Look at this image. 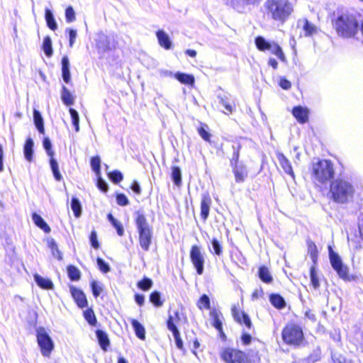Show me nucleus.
Returning a JSON list of instances; mask_svg holds the SVG:
<instances>
[{"instance_id":"nucleus-1","label":"nucleus","mask_w":363,"mask_h":363,"mask_svg":"<svg viewBox=\"0 0 363 363\" xmlns=\"http://www.w3.org/2000/svg\"><path fill=\"white\" fill-rule=\"evenodd\" d=\"M362 15L354 9H337L332 18L337 35L343 39L355 38L360 29Z\"/></svg>"},{"instance_id":"nucleus-2","label":"nucleus","mask_w":363,"mask_h":363,"mask_svg":"<svg viewBox=\"0 0 363 363\" xmlns=\"http://www.w3.org/2000/svg\"><path fill=\"white\" fill-rule=\"evenodd\" d=\"M267 14L281 23H285L294 11L289 0H266L264 4Z\"/></svg>"},{"instance_id":"nucleus-3","label":"nucleus","mask_w":363,"mask_h":363,"mask_svg":"<svg viewBox=\"0 0 363 363\" xmlns=\"http://www.w3.org/2000/svg\"><path fill=\"white\" fill-rule=\"evenodd\" d=\"M311 169L312 179L315 184H326L334 177V166L330 160H314Z\"/></svg>"},{"instance_id":"nucleus-4","label":"nucleus","mask_w":363,"mask_h":363,"mask_svg":"<svg viewBox=\"0 0 363 363\" xmlns=\"http://www.w3.org/2000/svg\"><path fill=\"white\" fill-rule=\"evenodd\" d=\"M330 193L335 202L345 203L353 197L354 188L350 182L343 179H337L331 182Z\"/></svg>"},{"instance_id":"nucleus-5","label":"nucleus","mask_w":363,"mask_h":363,"mask_svg":"<svg viewBox=\"0 0 363 363\" xmlns=\"http://www.w3.org/2000/svg\"><path fill=\"white\" fill-rule=\"evenodd\" d=\"M134 218L139 234L140 245L145 251H148L152 242V230L143 212L136 211L134 213Z\"/></svg>"},{"instance_id":"nucleus-6","label":"nucleus","mask_w":363,"mask_h":363,"mask_svg":"<svg viewBox=\"0 0 363 363\" xmlns=\"http://www.w3.org/2000/svg\"><path fill=\"white\" fill-rule=\"evenodd\" d=\"M284 342L290 345L298 346L303 340L302 328L296 324L286 325L281 333Z\"/></svg>"},{"instance_id":"nucleus-7","label":"nucleus","mask_w":363,"mask_h":363,"mask_svg":"<svg viewBox=\"0 0 363 363\" xmlns=\"http://www.w3.org/2000/svg\"><path fill=\"white\" fill-rule=\"evenodd\" d=\"M37 341L40 348L42 355L49 357L54 349V342L45 328H40L37 329Z\"/></svg>"},{"instance_id":"nucleus-8","label":"nucleus","mask_w":363,"mask_h":363,"mask_svg":"<svg viewBox=\"0 0 363 363\" xmlns=\"http://www.w3.org/2000/svg\"><path fill=\"white\" fill-rule=\"evenodd\" d=\"M329 258L332 267L338 276L345 280L349 279L348 268L342 261L337 253L335 252L331 246L328 247Z\"/></svg>"},{"instance_id":"nucleus-9","label":"nucleus","mask_w":363,"mask_h":363,"mask_svg":"<svg viewBox=\"0 0 363 363\" xmlns=\"http://www.w3.org/2000/svg\"><path fill=\"white\" fill-rule=\"evenodd\" d=\"M220 357L226 363H247V357L245 352L230 347L225 348L222 351Z\"/></svg>"},{"instance_id":"nucleus-10","label":"nucleus","mask_w":363,"mask_h":363,"mask_svg":"<svg viewBox=\"0 0 363 363\" xmlns=\"http://www.w3.org/2000/svg\"><path fill=\"white\" fill-rule=\"evenodd\" d=\"M95 41L96 46L99 52H104L111 50L115 48L116 45L113 35H107L102 31L96 34Z\"/></svg>"},{"instance_id":"nucleus-11","label":"nucleus","mask_w":363,"mask_h":363,"mask_svg":"<svg viewBox=\"0 0 363 363\" xmlns=\"http://www.w3.org/2000/svg\"><path fill=\"white\" fill-rule=\"evenodd\" d=\"M189 256L197 274L201 275L204 270L205 259L200 247L197 245H193L191 248Z\"/></svg>"},{"instance_id":"nucleus-12","label":"nucleus","mask_w":363,"mask_h":363,"mask_svg":"<svg viewBox=\"0 0 363 363\" xmlns=\"http://www.w3.org/2000/svg\"><path fill=\"white\" fill-rule=\"evenodd\" d=\"M231 311L233 318L237 323L244 324L248 329L252 328L251 320L245 312L240 311L235 306L232 307Z\"/></svg>"},{"instance_id":"nucleus-13","label":"nucleus","mask_w":363,"mask_h":363,"mask_svg":"<svg viewBox=\"0 0 363 363\" xmlns=\"http://www.w3.org/2000/svg\"><path fill=\"white\" fill-rule=\"evenodd\" d=\"M70 291L77 306L83 308L87 306V300L84 292L74 286L70 287Z\"/></svg>"},{"instance_id":"nucleus-14","label":"nucleus","mask_w":363,"mask_h":363,"mask_svg":"<svg viewBox=\"0 0 363 363\" xmlns=\"http://www.w3.org/2000/svg\"><path fill=\"white\" fill-rule=\"evenodd\" d=\"M232 167L235 182L238 183L244 182L248 175L246 166L240 163V164H236Z\"/></svg>"},{"instance_id":"nucleus-15","label":"nucleus","mask_w":363,"mask_h":363,"mask_svg":"<svg viewBox=\"0 0 363 363\" xmlns=\"http://www.w3.org/2000/svg\"><path fill=\"white\" fill-rule=\"evenodd\" d=\"M211 205V199L208 194H203L201 202V216L205 221L208 216L210 206Z\"/></svg>"},{"instance_id":"nucleus-16","label":"nucleus","mask_w":363,"mask_h":363,"mask_svg":"<svg viewBox=\"0 0 363 363\" xmlns=\"http://www.w3.org/2000/svg\"><path fill=\"white\" fill-rule=\"evenodd\" d=\"M156 36L159 45L165 50H170L172 47V42L169 35L163 30H159L156 32Z\"/></svg>"},{"instance_id":"nucleus-17","label":"nucleus","mask_w":363,"mask_h":363,"mask_svg":"<svg viewBox=\"0 0 363 363\" xmlns=\"http://www.w3.org/2000/svg\"><path fill=\"white\" fill-rule=\"evenodd\" d=\"M293 116L300 123H305L308 118V111L301 106H295L292 110Z\"/></svg>"},{"instance_id":"nucleus-18","label":"nucleus","mask_w":363,"mask_h":363,"mask_svg":"<svg viewBox=\"0 0 363 363\" xmlns=\"http://www.w3.org/2000/svg\"><path fill=\"white\" fill-rule=\"evenodd\" d=\"M277 159L285 173L290 175L293 179H294L295 175L289 160L282 153L278 154Z\"/></svg>"},{"instance_id":"nucleus-19","label":"nucleus","mask_w":363,"mask_h":363,"mask_svg":"<svg viewBox=\"0 0 363 363\" xmlns=\"http://www.w3.org/2000/svg\"><path fill=\"white\" fill-rule=\"evenodd\" d=\"M61 64L62 79L65 83L68 84L71 80V74L69 71V60L67 56H64L62 58Z\"/></svg>"},{"instance_id":"nucleus-20","label":"nucleus","mask_w":363,"mask_h":363,"mask_svg":"<svg viewBox=\"0 0 363 363\" xmlns=\"http://www.w3.org/2000/svg\"><path fill=\"white\" fill-rule=\"evenodd\" d=\"M33 278L36 284L41 289L47 290L53 289V283L50 279L43 277L38 274H35Z\"/></svg>"},{"instance_id":"nucleus-21","label":"nucleus","mask_w":363,"mask_h":363,"mask_svg":"<svg viewBox=\"0 0 363 363\" xmlns=\"http://www.w3.org/2000/svg\"><path fill=\"white\" fill-rule=\"evenodd\" d=\"M34 142L31 138H28L23 146V154L28 162L33 160Z\"/></svg>"},{"instance_id":"nucleus-22","label":"nucleus","mask_w":363,"mask_h":363,"mask_svg":"<svg viewBox=\"0 0 363 363\" xmlns=\"http://www.w3.org/2000/svg\"><path fill=\"white\" fill-rule=\"evenodd\" d=\"M96 336L101 348L104 350H106L110 345L107 333L102 330H97L96 331Z\"/></svg>"},{"instance_id":"nucleus-23","label":"nucleus","mask_w":363,"mask_h":363,"mask_svg":"<svg viewBox=\"0 0 363 363\" xmlns=\"http://www.w3.org/2000/svg\"><path fill=\"white\" fill-rule=\"evenodd\" d=\"M32 219L34 223L45 233H48L51 229L43 218L38 215L37 213H33L32 215Z\"/></svg>"},{"instance_id":"nucleus-24","label":"nucleus","mask_w":363,"mask_h":363,"mask_svg":"<svg viewBox=\"0 0 363 363\" xmlns=\"http://www.w3.org/2000/svg\"><path fill=\"white\" fill-rule=\"evenodd\" d=\"M218 99V102L220 104L224 106L226 112L223 111L225 113H231L233 111V105L231 102L230 99L227 95H221L218 94L217 96Z\"/></svg>"},{"instance_id":"nucleus-25","label":"nucleus","mask_w":363,"mask_h":363,"mask_svg":"<svg viewBox=\"0 0 363 363\" xmlns=\"http://www.w3.org/2000/svg\"><path fill=\"white\" fill-rule=\"evenodd\" d=\"M34 124L40 134L45 133L44 121L40 112L36 109L33 110Z\"/></svg>"},{"instance_id":"nucleus-26","label":"nucleus","mask_w":363,"mask_h":363,"mask_svg":"<svg viewBox=\"0 0 363 363\" xmlns=\"http://www.w3.org/2000/svg\"><path fill=\"white\" fill-rule=\"evenodd\" d=\"M130 323L136 336L140 340H145V330L144 326L135 319H131Z\"/></svg>"},{"instance_id":"nucleus-27","label":"nucleus","mask_w":363,"mask_h":363,"mask_svg":"<svg viewBox=\"0 0 363 363\" xmlns=\"http://www.w3.org/2000/svg\"><path fill=\"white\" fill-rule=\"evenodd\" d=\"M259 278L266 284H270L273 281V277L269 270L265 266H262L258 269Z\"/></svg>"},{"instance_id":"nucleus-28","label":"nucleus","mask_w":363,"mask_h":363,"mask_svg":"<svg viewBox=\"0 0 363 363\" xmlns=\"http://www.w3.org/2000/svg\"><path fill=\"white\" fill-rule=\"evenodd\" d=\"M269 301L273 306L278 309H282L286 306L284 298L277 294H272L269 296Z\"/></svg>"},{"instance_id":"nucleus-29","label":"nucleus","mask_w":363,"mask_h":363,"mask_svg":"<svg viewBox=\"0 0 363 363\" xmlns=\"http://www.w3.org/2000/svg\"><path fill=\"white\" fill-rule=\"evenodd\" d=\"M45 18L46 21L47 26L50 29H51L52 30H55L57 28V22L50 9H45Z\"/></svg>"},{"instance_id":"nucleus-30","label":"nucleus","mask_w":363,"mask_h":363,"mask_svg":"<svg viewBox=\"0 0 363 363\" xmlns=\"http://www.w3.org/2000/svg\"><path fill=\"white\" fill-rule=\"evenodd\" d=\"M174 77L184 84L192 85L194 83V77L191 74L178 72L174 74Z\"/></svg>"},{"instance_id":"nucleus-31","label":"nucleus","mask_w":363,"mask_h":363,"mask_svg":"<svg viewBox=\"0 0 363 363\" xmlns=\"http://www.w3.org/2000/svg\"><path fill=\"white\" fill-rule=\"evenodd\" d=\"M61 99L66 106H71L74 101L73 96L65 86H62V87Z\"/></svg>"},{"instance_id":"nucleus-32","label":"nucleus","mask_w":363,"mask_h":363,"mask_svg":"<svg viewBox=\"0 0 363 363\" xmlns=\"http://www.w3.org/2000/svg\"><path fill=\"white\" fill-rule=\"evenodd\" d=\"M221 315L222 314L216 309L210 312V316L213 319L212 325L217 330H221V328H223V323L220 319Z\"/></svg>"},{"instance_id":"nucleus-33","label":"nucleus","mask_w":363,"mask_h":363,"mask_svg":"<svg viewBox=\"0 0 363 363\" xmlns=\"http://www.w3.org/2000/svg\"><path fill=\"white\" fill-rule=\"evenodd\" d=\"M271 44L262 36H257L255 38L256 47L260 51L269 50L271 48Z\"/></svg>"},{"instance_id":"nucleus-34","label":"nucleus","mask_w":363,"mask_h":363,"mask_svg":"<svg viewBox=\"0 0 363 363\" xmlns=\"http://www.w3.org/2000/svg\"><path fill=\"white\" fill-rule=\"evenodd\" d=\"M42 49L47 57H50L52 55V43L50 36H46L44 38Z\"/></svg>"},{"instance_id":"nucleus-35","label":"nucleus","mask_w":363,"mask_h":363,"mask_svg":"<svg viewBox=\"0 0 363 363\" xmlns=\"http://www.w3.org/2000/svg\"><path fill=\"white\" fill-rule=\"evenodd\" d=\"M108 221L116 228L117 233L119 236H123L124 234V228L121 222L116 219L111 213L107 216Z\"/></svg>"},{"instance_id":"nucleus-36","label":"nucleus","mask_w":363,"mask_h":363,"mask_svg":"<svg viewBox=\"0 0 363 363\" xmlns=\"http://www.w3.org/2000/svg\"><path fill=\"white\" fill-rule=\"evenodd\" d=\"M50 165L53 177L55 179V180L61 181L62 179V176L59 170L58 162L53 157H50Z\"/></svg>"},{"instance_id":"nucleus-37","label":"nucleus","mask_w":363,"mask_h":363,"mask_svg":"<svg viewBox=\"0 0 363 363\" xmlns=\"http://www.w3.org/2000/svg\"><path fill=\"white\" fill-rule=\"evenodd\" d=\"M171 177L174 184L179 186L182 184V172L179 167L174 166L172 167Z\"/></svg>"},{"instance_id":"nucleus-38","label":"nucleus","mask_w":363,"mask_h":363,"mask_svg":"<svg viewBox=\"0 0 363 363\" xmlns=\"http://www.w3.org/2000/svg\"><path fill=\"white\" fill-rule=\"evenodd\" d=\"M269 50L271 51L272 53L275 55L281 61H286V57L282 51V49L277 43L273 42L271 44V48Z\"/></svg>"},{"instance_id":"nucleus-39","label":"nucleus","mask_w":363,"mask_h":363,"mask_svg":"<svg viewBox=\"0 0 363 363\" xmlns=\"http://www.w3.org/2000/svg\"><path fill=\"white\" fill-rule=\"evenodd\" d=\"M150 301L157 308L161 307L164 303L161 299V293L158 291H154L150 294Z\"/></svg>"},{"instance_id":"nucleus-40","label":"nucleus","mask_w":363,"mask_h":363,"mask_svg":"<svg viewBox=\"0 0 363 363\" xmlns=\"http://www.w3.org/2000/svg\"><path fill=\"white\" fill-rule=\"evenodd\" d=\"M70 205L74 216L76 218L80 217L82 214V206L79 200L76 197H72Z\"/></svg>"},{"instance_id":"nucleus-41","label":"nucleus","mask_w":363,"mask_h":363,"mask_svg":"<svg viewBox=\"0 0 363 363\" xmlns=\"http://www.w3.org/2000/svg\"><path fill=\"white\" fill-rule=\"evenodd\" d=\"M68 277L72 281H78L81 277L80 271L74 266L69 265L67 267Z\"/></svg>"},{"instance_id":"nucleus-42","label":"nucleus","mask_w":363,"mask_h":363,"mask_svg":"<svg viewBox=\"0 0 363 363\" xmlns=\"http://www.w3.org/2000/svg\"><path fill=\"white\" fill-rule=\"evenodd\" d=\"M241 145L238 144L237 145H233L232 148L233 150V152L230 159V165L231 167L235 166L236 164H240L239 163V157H240V149Z\"/></svg>"},{"instance_id":"nucleus-43","label":"nucleus","mask_w":363,"mask_h":363,"mask_svg":"<svg viewBox=\"0 0 363 363\" xmlns=\"http://www.w3.org/2000/svg\"><path fill=\"white\" fill-rule=\"evenodd\" d=\"M303 23V29L306 36H311L317 33V28L307 19H305Z\"/></svg>"},{"instance_id":"nucleus-44","label":"nucleus","mask_w":363,"mask_h":363,"mask_svg":"<svg viewBox=\"0 0 363 363\" xmlns=\"http://www.w3.org/2000/svg\"><path fill=\"white\" fill-rule=\"evenodd\" d=\"M90 164L96 176L101 175V159L99 156L91 158Z\"/></svg>"},{"instance_id":"nucleus-45","label":"nucleus","mask_w":363,"mask_h":363,"mask_svg":"<svg viewBox=\"0 0 363 363\" xmlns=\"http://www.w3.org/2000/svg\"><path fill=\"white\" fill-rule=\"evenodd\" d=\"M308 252L314 264L316 263L318 259V249L315 244L312 241H308Z\"/></svg>"},{"instance_id":"nucleus-46","label":"nucleus","mask_w":363,"mask_h":363,"mask_svg":"<svg viewBox=\"0 0 363 363\" xmlns=\"http://www.w3.org/2000/svg\"><path fill=\"white\" fill-rule=\"evenodd\" d=\"M91 288L92 291L93 296L95 298H97L100 296L101 292L104 291L103 284L98 282L97 281L93 280L91 282Z\"/></svg>"},{"instance_id":"nucleus-47","label":"nucleus","mask_w":363,"mask_h":363,"mask_svg":"<svg viewBox=\"0 0 363 363\" xmlns=\"http://www.w3.org/2000/svg\"><path fill=\"white\" fill-rule=\"evenodd\" d=\"M211 246H212V250L210 249V251L218 255V256H220L223 253V247L221 245V244L220 243V242L216 239V238H213L211 240Z\"/></svg>"},{"instance_id":"nucleus-48","label":"nucleus","mask_w":363,"mask_h":363,"mask_svg":"<svg viewBox=\"0 0 363 363\" xmlns=\"http://www.w3.org/2000/svg\"><path fill=\"white\" fill-rule=\"evenodd\" d=\"M153 282L151 279L144 277L137 284L138 287L143 291H148L152 286Z\"/></svg>"},{"instance_id":"nucleus-49","label":"nucleus","mask_w":363,"mask_h":363,"mask_svg":"<svg viewBox=\"0 0 363 363\" xmlns=\"http://www.w3.org/2000/svg\"><path fill=\"white\" fill-rule=\"evenodd\" d=\"M69 111L72 118V123L74 126L75 130L78 132L79 130V116L78 112L72 108H70Z\"/></svg>"},{"instance_id":"nucleus-50","label":"nucleus","mask_w":363,"mask_h":363,"mask_svg":"<svg viewBox=\"0 0 363 363\" xmlns=\"http://www.w3.org/2000/svg\"><path fill=\"white\" fill-rule=\"evenodd\" d=\"M310 277L313 288L315 289H318L320 286L319 279L317 275L315 267L314 266H312L310 269Z\"/></svg>"},{"instance_id":"nucleus-51","label":"nucleus","mask_w":363,"mask_h":363,"mask_svg":"<svg viewBox=\"0 0 363 363\" xmlns=\"http://www.w3.org/2000/svg\"><path fill=\"white\" fill-rule=\"evenodd\" d=\"M108 178L115 184L120 183L123 179V174L118 170H113L108 173Z\"/></svg>"},{"instance_id":"nucleus-52","label":"nucleus","mask_w":363,"mask_h":363,"mask_svg":"<svg viewBox=\"0 0 363 363\" xmlns=\"http://www.w3.org/2000/svg\"><path fill=\"white\" fill-rule=\"evenodd\" d=\"M84 316L86 320L91 325H95L97 323L96 315L91 309L86 310L84 312Z\"/></svg>"},{"instance_id":"nucleus-53","label":"nucleus","mask_w":363,"mask_h":363,"mask_svg":"<svg viewBox=\"0 0 363 363\" xmlns=\"http://www.w3.org/2000/svg\"><path fill=\"white\" fill-rule=\"evenodd\" d=\"M49 247L52 250V255L57 257L59 260L62 259V255L61 252L59 250L57 245L54 240H52L49 242Z\"/></svg>"},{"instance_id":"nucleus-54","label":"nucleus","mask_w":363,"mask_h":363,"mask_svg":"<svg viewBox=\"0 0 363 363\" xmlns=\"http://www.w3.org/2000/svg\"><path fill=\"white\" fill-rule=\"evenodd\" d=\"M96 263L100 271L104 274H106L111 271L109 264L106 262L102 258L98 257L96 259Z\"/></svg>"},{"instance_id":"nucleus-55","label":"nucleus","mask_w":363,"mask_h":363,"mask_svg":"<svg viewBox=\"0 0 363 363\" xmlns=\"http://www.w3.org/2000/svg\"><path fill=\"white\" fill-rule=\"evenodd\" d=\"M197 305L198 307L201 309L203 307L205 308L206 309H209L211 306L209 297L206 294H203L200 297Z\"/></svg>"},{"instance_id":"nucleus-56","label":"nucleus","mask_w":363,"mask_h":363,"mask_svg":"<svg viewBox=\"0 0 363 363\" xmlns=\"http://www.w3.org/2000/svg\"><path fill=\"white\" fill-rule=\"evenodd\" d=\"M43 145L44 149L45 150L48 155L50 157H52L54 156V151L52 150V143L50 140L48 138H45L43 141Z\"/></svg>"},{"instance_id":"nucleus-57","label":"nucleus","mask_w":363,"mask_h":363,"mask_svg":"<svg viewBox=\"0 0 363 363\" xmlns=\"http://www.w3.org/2000/svg\"><path fill=\"white\" fill-rule=\"evenodd\" d=\"M321 358V350L319 347L315 348L313 352L309 355L308 360L312 363H314Z\"/></svg>"},{"instance_id":"nucleus-58","label":"nucleus","mask_w":363,"mask_h":363,"mask_svg":"<svg viewBox=\"0 0 363 363\" xmlns=\"http://www.w3.org/2000/svg\"><path fill=\"white\" fill-rule=\"evenodd\" d=\"M65 18L67 23H72L75 21V12L72 6H68L65 10Z\"/></svg>"},{"instance_id":"nucleus-59","label":"nucleus","mask_w":363,"mask_h":363,"mask_svg":"<svg viewBox=\"0 0 363 363\" xmlns=\"http://www.w3.org/2000/svg\"><path fill=\"white\" fill-rule=\"evenodd\" d=\"M174 318L172 315L169 314L168 316V319L167 321V327L169 330H170L172 333L178 331V328L175 324Z\"/></svg>"},{"instance_id":"nucleus-60","label":"nucleus","mask_w":363,"mask_h":363,"mask_svg":"<svg viewBox=\"0 0 363 363\" xmlns=\"http://www.w3.org/2000/svg\"><path fill=\"white\" fill-rule=\"evenodd\" d=\"M116 202L119 206H125L129 204V200L128 197L122 193L116 195Z\"/></svg>"},{"instance_id":"nucleus-61","label":"nucleus","mask_w":363,"mask_h":363,"mask_svg":"<svg viewBox=\"0 0 363 363\" xmlns=\"http://www.w3.org/2000/svg\"><path fill=\"white\" fill-rule=\"evenodd\" d=\"M66 31L69 35V45L72 48L75 43V40L77 35V30L73 28H67Z\"/></svg>"},{"instance_id":"nucleus-62","label":"nucleus","mask_w":363,"mask_h":363,"mask_svg":"<svg viewBox=\"0 0 363 363\" xmlns=\"http://www.w3.org/2000/svg\"><path fill=\"white\" fill-rule=\"evenodd\" d=\"M97 187L103 192H106L108 189L107 183L101 178V175L97 176Z\"/></svg>"},{"instance_id":"nucleus-63","label":"nucleus","mask_w":363,"mask_h":363,"mask_svg":"<svg viewBox=\"0 0 363 363\" xmlns=\"http://www.w3.org/2000/svg\"><path fill=\"white\" fill-rule=\"evenodd\" d=\"M172 335L174 336L175 344H176V346L177 347V348H179V350H183V348H184L183 342L180 337L179 331L178 330L175 333H173Z\"/></svg>"},{"instance_id":"nucleus-64","label":"nucleus","mask_w":363,"mask_h":363,"mask_svg":"<svg viewBox=\"0 0 363 363\" xmlns=\"http://www.w3.org/2000/svg\"><path fill=\"white\" fill-rule=\"evenodd\" d=\"M89 240H90V243H91V245L92 246V247H94V249L99 248V243L98 242L97 235L95 231H92L91 233Z\"/></svg>"}]
</instances>
